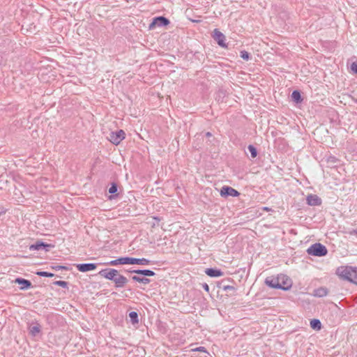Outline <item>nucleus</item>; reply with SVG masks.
Wrapping results in <instances>:
<instances>
[{
  "label": "nucleus",
  "mask_w": 357,
  "mask_h": 357,
  "mask_svg": "<svg viewBox=\"0 0 357 357\" xmlns=\"http://www.w3.org/2000/svg\"><path fill=\"white\" fill-rule=\"evenodd\" d=\"M265 284L271 288L288 290L292 286V281L287 275L280 274L276 277L266 278Z\"/></svg>",
  "instance_id": "1"
},
{
  "label": "nucleus",
  "mask_w": 357,
  "mask_h": 357,
  "mask_svg": "<svg viewBox=\"0 0 357 357\" xmlns=\"http://www.w3.org/2000/svg\"><path fill=\"white\" fill-rule=\"evenodd\" d=\"M336 274L344 280L357 284V268L345 266L337 268Z\"/></svg>",
  "instance_id": "2"
},
{
  "label": "nucleus",
  "mask_w": 357,
  "mask_h": 357,
  "mask_svg": "<svg viewBox=\"0 0 357 357\" xmlns=\"http://www.w3.org/2000/svg\"><path fill=\"white\" fill-rule=\"evenodd\" d=\"M150 261L145 258L137 259L132 257H121L115 260H112L107 263L111 266H117L119 264H140L148 265Z\"/></svg>",
  "instance_id": "3"
},
{
  "label": "nucleus",
  "mask_w": 357,
  "mask_h": 357,
  "mask_svg": "<svg viewBox=\"0 0 357 357\" xmlns=\"http://www.w3.org/2000/svg\"><path fill=\"white\" fill-rule=\"evenodd\" d=\"M307 252L310 255L323 257L327 254V249L324 245L320 243H315L311 245L307 249Z\"/></svg>",
  "instance_id": "4"
},
{
  "label": "nucleus",
  "mask_w": 357,
  "mask_h": 357,
  "mask_svg": "<svg viewBox=\"0 0 357 357\" xmlns=\"http://www.w3.org/2000/svg\"><path fill=\"white\" fill-rule=\"evenodd\" d=\"M126 134L123 130H120L117 132H112L108 136V139L114 144H119L125 139Z\"/></svg>",
  "instance_id": "5"
},
{
  "label": "nucleus",
  "mask_w": 357,
  "mask_h": 357,
  "mask_svg": "<svg viewBox=\"0 0 357 357\" xmlns=\"http://www.w3.org/2000/svg\"><path fill=\"white\" fill-rule=\"evenodd\" d=\"M213 38L217 41L218 44L222 47H226L225 36L218 29H215L213 31Z\"/></svg>",
  "instance_id": "6"
},
{
  "label": "nucleus",
  "mask_w": 357,
  "mask_h": 357,
  "mask_svg": "<svg viewBox=\"0 0 357 357\" xmlns=\"http://www.w3.org/2000/svg\"><path fill=\"white\" fill-rule=\"evenodd\" d=\"M220 194L222 197H237L239 195V192L237 190L229 186H223L220 190Z\"/></svg>",
  "instance_id": "7"
},
{
  "label": "nucleus",
  "mask_w": 357,
  "mask_h": 357,
  "mask_svg": "<svg viewBox=\"0 0 357 357\" xmlns=\"http://www.w3.org/2000/svg\"><path fill=\"white\" fill-rule=\"evenodd\" d=\"M168 24H169V20L167 18H165L164 17H158L155 18L153 20V21L150 24L149 29H152L155 26H162L167 25Z\"/></svg>",
  "instance_id": "8"
},
{
  "label": "nucleus",
  "mask_w": 357,
  "mask_h": 357,
  "mask_svg": "<svg viewBox=\"0 0 357 357\" xmlns=\"http://www.w3.org/2000/svg\"><path fill=\"white\" fill-rule=\"evenodd\" d=\"M117 271L115 269H105L99 272V274L106 279L114 280Z\"/></svg>",
  "instance_id": "9"
},
{
  "label": "nucleus",
  "mask_w": 357,
  "mask_h": 357,
  "mask_svg": "<svg viewBox=\"0 0 357 357\" xmlns=\"http://www.w3.org/2000/svg\"><path fill=\"white\" fill-rule=\"evenodd\" d=\"M306 200L310 206H319L321 204V199L316 195H308Z\"/></svg>",
  "instance_id": "10"
},
{
  "label": "nucleus",
  "mask_w": 357,
  "mask_h": 357,
  "mask_svg": "<svg viewBox=\"0 0 357 357\" xmlns=\"http://www.w3.org/2000/svg\"><path fill=\"white\" fill-rule=\"evenodd\" d=\"M113 281L117 287H123L127 283L128 280L126 277L117 273Z\"/></svg>",
  "instance_id": "11"
},
{
  "label": "nucleus",
  "mask_w": 357,
  "mask_h": 357,
  "mask_svg": "<svg viewBox=\"0 0 357 357\" xmlns=\"http://www.w3.org/2000/svg\"><path fill=\"white\" fill-rule=\"evenodd\" d=\"M96 265L95 264H80L77 265V268L80 272H87L96 269Z\"/></svg>",
  "instance_id": "12"
},
{
  "label": "nucleus",
  "mask_w": 357,
  "mask_h": 357,
  "mask_svg": "<svg viewBox=\"0 0 357 357\" xmlns=\"http://www.w3.org/2000/svg\"><path fill=\"white\" fill-rule=\"evenodd\" d=\"M15 283L21 284L20 289L22 290L27 289L31 286V283L29 280L22 278H16Z\"/></svg>",
  "instance_id": "13"
},
{
  "label": "nucleus",
  "mask_w": 357,
  "mask_h": 357,
  "mask_svg": "<svg viewBox=\"0 0 357 357\" xmlns=\"http://www.w3.org/2000/svg\"><path fill=\"white\" fill-rule=\"evenodd\" d=\"M205 273L207 275L213 278L220 277L223 275L221 271L213 268H207L206 269Z\"/></svg>",
  "instance_id": "14"
},
{
  "label": "nucleus",
  "mask_w": 357,
  "mask_h": 357,
  "mask_svg": "<svg viewBox=\"0 0 357 357\" xmlns=\"http://www.w3.org/2000/svg\"><path fill=\"white\" fill-rule=\"evenodd\" d=\"M52 247V245L50 244H45L42 242H37L36 244L31 245L29 246L30 250H39L41 248H50Z\"/></svg>",
  "instance_id": "15"
},
{
  "label": "nucleus",
  "mask_w": 357,
  "mask_h": 357,
  "mask_svg": "<svg viewBox=\"0 0 357 357\" xmlns=\"http://www.w3.org/2000/svg\"><path fill=\"white\" fill-rule=\"evenodd\" d=\"M313 294L317 297H324L328 294V289L325 287H320L315 289Z\"/></svg>",
  "instance_id": "16"
},
{
  "label": "nucleus",
  "mask_w": 357,
  "mask_h": 357,
  "mask_svg": "<svg viewBox=\"0 0 357 357\" xmlns=\"http://www.w3.org/2000/svg\"><path fill=\"white\" fill-rule=\"evenodd\" d=\"M310 327L314 330L319 331L321 328V321L317 319L311 320Z\"/></svg>",
  "instance_id": "17"
},
{
  "label": "nucleus",
  "mask_w": 357,
  "mask_h": 357,
  "mask_svg": "<svg viewBox=\"0 0 357 357\" xmlns=\"http://www.w3.org/2000/svg\"><path fill=\"white\" fill-rule=\"evenodd\" d=\"M29 331H30V333L33 336H36L40 332V326L38 324L31 326L29 328Z\"/></svg>",
  "instance_id": "18"
},
{
  "label": "nucleus",
  "mask_w": 357,
  "mask_h": 357,
  "mask_svg": "<svg viewBox=\"0 0 357 357\" xmlns=\"http://www.w3.org/2000/svg\"><path fill=\"white\" fill-rule=\"evenodd\" d=\"M132 279L134 281H136V282H141V283L144 284H146L150 282V280L149 279L145 278H140V277H138V276H136V275L132 276Z\"/></svg>",
  "instance_id": "19"
},
{
  "label": "nucleus",
  "mask_w": 357,
  "mask_h": 357,
  "mask_svg": "<svg viewBox=\"0 0 357 357\" xmlns=\"http://www.w3.org/2000/svg\"><path fill=\"white\" fill-rule=\"evenodd\" d=\"M129 317L130 319L131 322L133 324H137L139 322L138 315L136 312H131L129 313Z\"/></svg>",
  "instance_id": "20"
},
{
  "label": "nucleus",
  "mask_w": 357,
  "mask_h": 357,
  "mask_svg": "<svg viewBox=\"0 0 357 357\" xmlns=\"http://www.w3.org/2000/svg\"><path fill=\"white\" fill-rule=\"evenodd\" d=\"M291 98L293 100L295 101L296 102H299L301 101V96L298 91H293L291 94Z\"/></svg>",
  "instance_id": "21"
},
{
  "label": "nucleus",
  "mask_w": 357,
  "mask_h": 357,
  "mask_svg": "<svg viewBox=\"0 0 357 357\" xmlns=\"http://www.w3.org/2000/svg\"><path fill=\"white\" fill-rule=\"evenodd\" d=\"M38 275L43 276V277H48V278H52L54 275L52 273L45 272V271H40L37 272L36 273Z\"/></svg>",
  "instance_id": "22"
},
{
  "label": "nucleus",
  "mask_w": 357,
  "mask_h": 357,
  "mask_svg": "<svg viewBox=\"0 0 357 357\" xmlns=\"http://www.w3.org/2000/svg\"><path fill=\"white\" fill-rule=\"evenodd\" d=\"M248 150L250 151L252 158H255L257 156V150L253 146L250 145L248 146Z\"/></svg>",
  "instance_id": "23"
},
{
  "label": "nucleus",
  "mask_w": 357,
  "mask_h": 357,
  "mask_svg": "<svg viewBox=\"0 0 357 357\" xmlns=\"http://www.w3.org/2000/svg\"><path fill=\"white\" fill-rule=\"evenodd\" d=\"M191 351H193V352L194 351H199V352H204L206 354H208V351H206V348L204 347H197L195 349H192Z\"/></svg>",
  "instance_id": "24"
},
{
  "label": "nucleus",
  "mask_w": 357,
  "mask_h": 357,
  "mask_svg": "<svg viewBox=\"0 0 357 357\" xmlns=\"http://www.w3.org/2000/svg\"><path fill=\"white\" fill-rule=\"evenodd\" d=\"M241 57L244 60H248L250 58L249 53L246 51H241Z\"/></svg>",
  "instance_id": "25"
},
{
  "label": "nucleus",
  "mask_w": 357,
  "mask_h": 357,
  "mask_svg": "<svg viewBox=\"0 0 357 357\" xmlns=\"http://www.w3.org/2000/svg\"><path fill=\"white\" fill-rule=\"evenodd\" d=\"M142 275L145 276H153L155 273L151 270H143Z\"/></svg>",
  "instance_id": "26"
},
{
  "label": "nucleus",
  "mask_w": 357,
  "mask_h": 357,
  "mask_svg": "<svg viewBox=\"0 0 357 357\" xmlns=\"http://www.w3.org/2000/svg\"><path fill=\"white\" fill-rule=\"evenodd\" d=\"M351 70L353 73L357 74V63L354 62L351 63Z\"/></svg>",
  "instance_id": "27"
},
{
  "label": "nucleus",
  "mask_w": 357,
  "mask_h": 357,
  "mask_svg": "<svg viewBox=\"0 0 357 357\" xmlns=\"http://www.w3.org/2000/svg\"><path fill=\"white\" fill-rule=\"evenodd\" d=\"M117 191V187L116 185L113 184L109 188V192L111 194L115 193Z\"/></svg>",
  "instance_id": "28"
},
{
  "label": "nucleus",
  "mask_w": 357,
  "mask_h": 357,
  "mask_svg": "<svg viewBox=\"0 0 357 357\" xmlns=\"http://www.w3.org/2000/svg\"><path fill=\"white\" fill-rule=\"evenodd\" d=\"M59 285L63 287H65L67 284V283L64 281H59L56 282Z\"/></svg>",
  "instance_id": "29"
},
{
  "label": "nucleus",
  "mask_w": 357,
  "mask_h": 357,
  "mask_svg": "<svg viewBox=\"0 0 357 357\" xmlns=\"http://www.w3.org/2000/svg\"><path fill=\"white\" fill-rule=\"evenodd\" d=\"M132 273H137V274H141V275H142L143 270H134V271H132Z\"/></svg>",
  "instance_id": "30"
},
{
  "label": "nucleus",
  "mask_w": 357,
  "mask_h": 357,
  "mask_svg": "<svg viewBox=\"0 0 357 357\" xmlns=\"http://www.w3.org/2000/svg\"><path fill=\"white\" fill-rule=\"evenodd\" d=\"M203 288L204 289V290H206V291H209V287L207 284H203Z\"/></svg>",
  "instance_id": "31"
},
{
  "label": "nucleus",
  "mask_w": 357,
  "mask_h": 357,
  "mask_svg": "<svg viewBox=\"0 0 357 357\" xmlns=\"http://www.w3.org/2000/svg\"><path fill=\"white\" fill-rule=\"evenodd\" d=\"M263 209L266 211H269L271 209L268 207H264Z\"/></svg>",
  "instance_id": "32"
},
{
  "label": "nucleus",
  "mask_w": 357,
  "mask_h": 357,
  "mask_svg": "<svg viewBox=\"0 0 357 357\" xmlns=\"http://www.w3.org/2000/svg\"><path fill=\"white\" fill-rule=\"evenodd\" d=\"M352 99L355 102L357 103V97H353Z\"/></svg>",
  "instance_id": "33"
},
{
  "label": "nucleus",
  "mask_w": 357,
  "mask_h": 357,
  "mask_svg": "<svg viewBox=\"0 0 357 357\" xmlns=\"http://www.w3.org/2000/svg\"><path fill=\"white\" fill-rule=\"evenodd\" d=\"M58 268H59V269H64V268H65V267H64V266H59V267H58Z\"/></svg>",
  "instance_id": "34"
},
{
  "label": "nucleus",
  "mask_w": 357,
  "mask_h": 357,
  "mask_svg": "<svg viewBox=\"0 0 357 357\" xmlns=\"http://www.w3.org/2000/svg\"><path fill=\"white\" fill-rule=\"evenodd\" d=\"M230 288H231L230 286H227V287H225V289H229Z\"/></svg>",
  "instance_id": "35"
},
{
  "label": "nucleus",
  "mask_w": 357,
  "mask_h": 357,
  "mask_svg": "<svg viewBox=\"0 0 357 357\" xmlns=\"http://www.w3.org/2000/svg\"><path fill=\"white\" fill-rule=\"evenodd\" d=\"M206 135H207L208 137H209V136H211V133H210V132H207V133H206Z\"/></svg>",
  "instance_id": "36"
},
{
  "label": "nucleus",
  "mask_w": 357,
  "mask_h": 357,
  "mask_svg": "<svg viewBox=\"0 0 357 357\" xmlns=\"http://www.w3.org/2000/svg\"><path fill=\"white\" fill-rule=\"evenodd\" d=\"M153 219H154V220H158V221H159V220H160L158 218H155H155H153Z\"/></svg>",
  "instance_id": "37"
}]
</instances>
